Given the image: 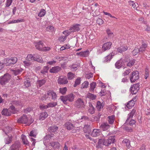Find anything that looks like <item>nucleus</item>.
Masks as SVG:
<instances>
[{"instance_id":"nucleus-1","label":"nucleus","mask_w":150,"mask_h":150,"mask_svg":"<svg viewBox=\"0 0 150 150\" xmlns=\"http://www.w3.org/2000/svg\"><path fill=\"white\" fill-rule=\"evenodd\" d=\"M11 78V76L9 74H4V76L0 77V83L2 85H5L9 81Z\"/></svg>"},{"instance_id":"nucleus-2","label":"nucleus","mask_w":150,"mask_h":150,"mask_svg":"<svg viewBox=\"0 0 150 150\" xmlns=\"http://www.w3.org/2000/svg\"><path fill=\"white\" fill-rule=\"evenodd\" d=\"M17 58L16 57H11L10 59H5L4 60V64L6 65V66H9L12 64H15L17 61Z\"/></svg>"},{"instance_id":"nucleus-3","label":"nucleus","mask_w":150,"mask_h":150,"mask_svg":"<svg viewBox=\"0 0 150 150\" xmlns=\"http://www.w3.org/2000/svg\"><path fill=\"white\" fill-rule=\"evenodd\" d=\"M139 73L138 71H135L132 72L130 76V79L131 82L133 83L139 79Z\"/></svg>"},{"instance_id":"nucleus-4","label":"nucleus","mask_w":150,"mask_h":150,"mask_svg":"<svg viewBox=\"0 0 150 150\" xmlns=\"http://www.w3.org/2000/svg\"><path fill=\"white\" fill-rule=\"evenodd\" d=\"M21 146L20 142L16 141L10 147L9 150H19Z\"/></svg>"},{"instance_id":"nucleus-5","label":"nucleus","mask_w":150,"mask_h":150,"mask_svg":"<svg viewBox=\"0 0 150 150\" xmlns=\"http://www.w3.org/2000/svg\"><path fill=\"white\" fill-rule=\"evenodd\" d=\"M115 140V137L114 136H110L108 139H104L103 145L108 146L111 144L114 143Z\"/></svg>"},{"instance_id":"nucleus-6","label":"nucleus","mask_w":150,"mask_h":150,"mask_svg":"<svg viewBox=\"0 0 150 150\" xmlns=\"http://www.w3.org/2000/svg\"><path fill=\"white\" fill-rule=\"evenodd\" d=\"M75 106L77 108H83L84 107V103L81 98H78L75 103Z\"/></svg>"},{"instance_id":"nucleus-7","label":"nucleus","mask_w":150,"mask_h":150,"mask_svg":"<svg viewBox=\"0 0 150 150\" xmlns=\"http://www.w3.org/2000/svg\"><path fill=\"white\" fill-rule=\"evenodd\" d=\"M58 83L59 84H65L68 83L66 77L64 76H60L58 80Z\"/></svg>"},{"instance_id":"nucleus-8","label":"nucleus","mask_w":150,"mask_h":150,"mask_svg":"<svg viewBox=\"0 0 150 150\" xmlns=\"http://www.w3.org/2000/svg\"><path fill=\"white\" fill-rule=\"evenodd\" d=\"M139 85L138 84H134L130 88V90L132 94H136L139 90Z\"/></svg>"},{"instance_id":"nucleus-9","label":"nucleus","mask_w":150,"mask_h":150,"mask_svg":"<svg viewBox=\"0 0 150 150\" xmlns=\"http://www.w3.org/2000/svg\"><path fill=\"white\" fill-rule=\"evenodd\" d=\"M28 121V118L26 115H24L18 119L17 122L19 123L25 124Z\"/></svg>"},{"instance_id":"nucleus-10","label":"nucleus","mask_w":150,"mask_h":150,"mask_svg":"<svg viewBox=\"0 0 150 150\" xmlns=\"http://www.w3.org/2000/svg\"><path fill=\"white\" fill-rule=\"evenodd\" d=\"M137 99V97L133 98L132 99L129 101L127 104L126 106L129 109L131 108L132 107H133L135 104V102H136Z\"/></svg>"},{"instance_id":"nucleus-11","label":"nucleus","mask_w":150,"mask_h":150,"mask_svg":"<svg viewBox=\"0 0 150 150\" xmlns=\"http://www.w3.org/2000/svg\"><path fill=\"white\" fill-rule=\"evenodd\" d=\"M112 44V43L110 42H108L104 43L102 47V52H104L106 50L109 49Z\"/></svg>"},{"instance_id":"nucleus-12","label":"nucleus","mask_w":150,"mask_h":150,"mask_svg":"<svg viewBox=\"0 0 150 150\" xmlns=\"http://www.w3.org/2000/svg\"><path fill=\"white\" fill-rule=\"evenodd\" d=\"M83 131L86 134L85 135L86 137L89 136V135L91 133V131L90 125H85L83 128Z\"/></svg>"},{"instance_id":"nucleus-13","label":"nucleus","mask_w":150,"mask_h":150,"mask_svg":"<svg viewBox=\"0 0 150 150\" xmlns=\"http://www.w3.org/2000/svg\"><path fill=\"white\" fill-rule=\"evenodd\" d=\"M35 46L36 48L40 51H42L44 44L42 42L40 41L35 43Z\"/></svg>"},{"instance_id":"nucleus-14","label":"nucleus","mask_w":150,"mask_h":150,"mask_svg":"<svg viewBox=\"0 0 150 150\" xmlns=\"http://www.w3.org/2000/svg\"><path fill=\"white\" fill-rule=\"evenodd\" d=\"M80 26V25L79 24H76L73 26L71 27L69 30L71 31V32H74L78 31L80 30L79 26Z\"/></svg>"},{"instance_id":"nucleus-15","label":"nucleus","mask_w":150,"mask_h":150,"mask_svg":"<svg viewBox=\"0 0 150 150\" xmlns=\"http://www.w3.org/2000/svg\"><path fill=\"white\" fill-rule=\"evenodd\" d=\"M124 62L122 59L118 60L115 64V67L116 68L119 69L124 65Z\"/></svg>"},{"instance_id":"nucleus-16","label":"nucleus","mask_w":150,"mask_h":150,"mask_svg":"<svg viewBox=\"0 0 150 150\" xmlns=\"http://www.w3.org/2000/svg\"><path fill=\"white\" fill-rule=\"evenodd\" d=\"M61 68L58 66L52 67L50 70V72L52 73H56L61 71Z\"/></svg>"},{"instance_id":"nucleus-17","label":"nucleus","mask_w":150,"mask_h":150,"mask_svg":"<svg viewBox=\"0 0 150 150\" xmlns=\"http://www.w3.org/2000/svg\"><path fill=\"white\" fill-rule=\"evenodd\" d=\"M35 58L34 61H37V62L42 63H43L44 61L42 59V57L39 55L38 54H34Z\"/></svg>"},{"instance_id":"nucleus-18","label":"nucleus","mask_w":150,"mask_h":150,"mask_svg":"<svg viewBox=\"0 0 150 150\" xmlns=\"http://www.w3.org/2000/svg\"><path fill=\"white\" fill-rule=\"evenodd\" d=\"M64 126L67 129L69 130H71L74 127L73 124L69 122H66L64 125Z\"/></svg>"},{"instance_id":"nucleus-19","label":"nucleus","mask_w":150,"mask_h":150,"mask_svg":"<svg viewBox=\"0 0 150 150\" xmlns=\"http://www.w3.org/2000/svg\"><path fill=\"white\" fill-rule=\"evenodd\" d=\"M49 146H51L54 149H58L60 147V144L58 142H53L50 143Z\"/></svg>"},{"instance_id":"nucleus-20","label":"nucleus","mask_w":150,"mask_h":150,"mask_svg":"<svg viewBox=\"0 0 150 150\" xmlns=\"http://www.w3.org/2000/svg\"><path fill=\"white\" fill-rule=\"evenodd\" d=\"M100 130L99 129H94L92 132L91 135L94 137H96L99 136L100 134Z\"/></svg>"},{"instance_id":"nucleus-21","label":"nucleus","mask_w":150,"mask_h":150,"mask_svg":"<svg viewBox=\"0 0 150 150\" xmlns=\"http://www.w3.org/2000/svg\"><path fill=\"white\" fill-rule=\"evenodd\" d=\"M58 129V127L55 125H53L49 128L48 130L50 132H53L54 133L56 134V133H57Z\"/></svg>"},{"instance_id":"nucleus-22","label":"nucleus","mask_w":150,"mask_h":150,"mask_svg":"<svg viewBox=\"0 0 150 150\" xmlns=\"http://www.w3.org/2000/svg\"><path fill=\"white\" fill-rule=\"evenodd\" d=\"M48 95L49 96H51L52 99L54 100L57 98V95L56 93L53 91H48Z\"/></svg>"},{"instance_id":"nucleus-23","label":"nucleus","mask_w":150,"mask_h":150,"mask_svg":"<svg viewBox=\"0 0 150 150\" xmlns=\"http://www.w3.org/2000/svg\"><path fill=\"white\" fill-rule=\"evenodd\" d=\"M147 45L146 44L144 43L140 47L139 50V53L141 54L145 51V49L147 47Z\"/></svg>"},{"instance_id":"nucleus-24","label":"nucleus","mask_w":150,"mask_h":150,"mask_svg":"<svg viewBox=\"0 0 150 150\" xmlns=\"http://www.w3.org/2000/svg\"><path fill=\"white\" fill-rule=\"evenodd\" d=\"M110 125L107 123H103L100 126V129L103 130L105 131L108 130L110 128Z\"/></svg>"},{"instance_id":"nucleus-25","label":"nucleus","mask_w":150,"mask_h":150,"mask_svg":"<svg viewBox=\"0 0 150 150\" xmlns=\"http://www.w3.org/2000/svg\"><path fill=\"white\" fill-rule=\"evenodd\" d=\"M136 114V110L135 109H133L130 113L128 114V118L126 121V122H127L128 120L132 118L133 116L135 115Z\"/></svg>"},{"instance_id":"nucleus-26","label":"nucleus","mask_w":150,"mask_h":150,"mask_svg":"<svg viewBox=\"0 0 150 150\" xmlns=\"http://www.w3.org/2000/svg\"><path fill=\"white\" fill-rule=\"evenodd\" d=\"M47 117V114L46 112H42L40 114L39 118L42 120H44Z\"/></svg>"},{"instance_id":"nucleus-27","label":"nucleus","mask_w":150,"mask_h":150,"mask_svg":"<svg viewBox=\"0 0 150 150\" xmlns=\"http://www.w3.org/2000/svg\"><path fill=\"white\" fill-rule=\"evenodd\" d=\"M115 120V116L112 115L109 116L108 117V121L110 124H113Z\"/></svg>"},{"instance_id":"nucleus-28","label":"nucleus","mask_w":150,"mask_h":150,"mask_svg":"<svg viewBox=\"0 0 150 150\" xmlns=\"http://www.w3.org/2000/svg\"><path fill=\"white\" fill-rule=\"evenodd\" d=\"M10 111H11L9 110V109H4L2 111L1 113L3 115L6 116H9L11 114V112H10Z\"/></svg>"},{"instance_id":"nucleus-29","label":"nucleus","mask_w":150,"mask_h":150,"mask_svg":"<svg viewBox=\"0 0 150 150\" xmlns=\"http://www.w3.org/2000/svg\"><path fill=\"white\" fill-rule=\"evenodd\" d=\"M22 142L24 144L28 146L29 145V142L26 138L25 136L23 134L21 135Z\"/></svg>"},{"instance_id":"nucleus-30","label":"nucleus","mask_w":150,"mask_h":150,"mask_svg":"<svg viewBox=\"0 0 150 150\" xmlns=\"http://www.w3.org/2000/svg\"><path fill=\"white\" fill-rule=\"evenodd\" d=\"M127 50V46H121L117 49V51L119 52L122 53Z\"/></svg>"},{"instance_id":"nucleus-31","label":"nucleus","mask_w":150,"mask_h":150,"mask_svg":"<svg viewBox=\"0 0 150 150\" xmlns=\"http://www.w3.org/2000/svg\"><path fill=\"white\" fill-rule=\"evenodd\" d=\"M46 80L45 79H43L41 80H38L37 81V86H39V87H40L46 82Z\"/></svg>"},{"instance_id":"nucleus-32","label":"nucleus","mask_w":150,"mask_h":150,"mask_svg":"<svg viewBox=\"0 0 150 150\" xmlns=\"http://www.w3.org/2000/svg\"><path fill=\"white\" fill-rule=\"evenodd\" d=\"M103 105L99 101H98L96 103V108L99 111L101 110L102 108H103Z\"/></svg>"},{"instance_id":"nucleus-33","label":"nucleus","mask_w":150,"mask_h":150,"mask_svg":"<svg viewBox=\"0 0 150 150\" xmlns=\"http://www.w3.org/2000/svg\"><path fill=\"white\" fill-rule=\"evenodd\" d=\"M10 103L12 105L16 106H21L22 103L20 101L17 100H13L11 101Z\"/></svg>"},{"instance_id":"nucleus-34","label":"nucleus","mask_w":150,"mask_h":150,"mask_svg":"<svg viewBox=\"0 0 150 150\" xmlns=\"http://www.w3.org/2000/svg\"><path fill=\"white\" fill-rule=\"evenodd\" d=\"M74 96L72 93H70L67 95L68 100L69 102H72L74 100Z\"/></svg>"},{"instance_id":"nucleus-35","label":"nucleus","mask_w":150,"mask_h":150,"mask_svg":"<svg viewBox=\"0 0 150 150\" xmlns=\"http://www.w3.org/2000/svg\"><path fill=\"white\" fill-rule=\"evenodd\" d=\"M122 143L124 145H125L127 148H129L130 147V141L129 140L125 139L123 140Z\"/></svg>"},{"instance_id":"nucleus-36","label":"nucleus","mask_w":150,"mask_h":150,"mask_svg":"<svg viewBox=\"0 0 150 150\" xmlns=\"http://www.w3.org/2000/svg\"><path fill=\"white\" fill-rule=\"evenodd\" d=\"M13 138L12 136H8L7 138H5L4 140L5 143L6 144H9L12 142V140Z\"/></svg>"},{"instance_id":"nucleus-37","label":"nucleus","mask_w":150,"mask_h":150,"mask_svg":"<svg viewBox=\"0 0 150 150\" xmlns=\"http://www.w3.org/2000/svg\"><path fill=\"white\" fill-rule=\"evenodd\" d=\"M34 54L32 55V54H29L27 56L26 59L29 61H34L35 58Z\"/></svg>"},{"instance_id":"nucleus-38","label":"nucleus","mask_w":150,"mask_h":150,"mask_svg":"<svg viewBox=\"0 0 150 150\" xmlns=\"http://www.w3.org/2000/svg\"><path fill=\"white\" fill-rule=\"evenodd\" d=\"M69 67L72 69L73 71H75L79 67V66L77 64H73L72 65H69Z\"/></svg>"},{"instance_id":"nucleus-39","label":"nucleus","mask_w":150,"mask_h":150,"mask_svg":"<svg viewBox=\"0 0 150 150\" xmlns=\"http://www.w3.org/2000/svg\"><path fill=\"white\" fill-rule=\"evenodd\" d=\"M96 83L93 82L90 84L89 91L90 92H93L94 89L96 87Z\"/></svg>"},{"instance_id":"nucleus-40","label":"nucleus","mask_w":150,"mask_h":150,"mask_svg":"<svg viewBox=\"0 0 150 150\" xmlns=\"http://www.w3.org/2000/svg\"><path fill=\"white\" fill-rule=\"evenodd\" d=\"M86 97L92 100H94L96 99V96L90 93H88L86 95Z\"/></svg>"},{"instance_id":"nucleus-41","label":"nucleus","mask_w":150,"mask_h":150,"mask_svg":"<svg viewBox=\"0 0 150 150\" xmlns=\"http://www.w3.org/2000/svg\"><path fill=\"white\" fill-rule=\"evenodd\" d=\"M75 74L71 72H68L67 74L68 79L69 80H71L75 77Z\"/></svg>"},{"instance_id":"nucleus-42","label":"nucleus","mask_w":150,"mask_h":150,"mask_svg":"<svg viewBox=\"0 0 150 150\" xmlns=\"http://www.w3.org/2000/svg\"><path fill=\"white\" fill-rule=\"evenodd\" d=\"M136 60L135 59H133L129 61L127 64V66L128 67H131L133 66Z\"/></svg>"},{"instance_id":"nucleus-43","label":"nucleus","mask_w":150,"mask_h":150,"mask_svg":"<svg viewBox=\"0 0 150 150\" xmlns=\"http://www.w3.org/2000/svg\"><path fill=\"white\" fill-rule=\"evenodd\" d=\"M22 69H16L12 70L13 74L15 76L19 74L22 71Z\"/></svg>"},{"instance_id":"nucleus-44","label":"nucleus","mask_w":150,"mask_h":150,"mask_svg":"<svg viewBox=\"0 0 150 150\" xmlns=\"http://www.w3.org/2000/svg\"><path fill=\"white\" fill-rule=\"evenodd\" d=\"M60 99L62 101L63 103L66 104L67 103V101L68 100L67 95L64 96H61L60 97Z\"/></svg>"},{"instance_id":"nucleus-45","label":"nucleus","mask_w":150,"mask_h":150,"mask_svg":"<svg viewBox=\"0 0 150 150\" xmlns=\"http://www.w3.org/2000/svg\"><path fill=\"white\" fill-rule=\"evenodd\" d=\"M67 91V88L66 87L60 88L59 89V92L63 95L65 94Z\"/></svg>"},{"instance_id":"nucleus-46","label":"nucleus","mask_w":150,"mask_h":150,"mask_svg":"<svg viewBox=\"0 0 150 150\" xmlns=\"http://www.w3.org/2000/svg\"><path fill=\"white\" fill-rule=\"evenodd\" d=\"M9 110L11 111L10 112L12 113L13 114H15L16 112V110L15 107L13 105L11 106L8 109Z\"/></svg>"},{"instance_id":"nucleus-47","label":"nucleus","mask_w":150,"mask_h":150,"mask_svg":"<svg viewBox=\"0 0 150 150\" xmlns=\"http://www.w3.org/2000/svg\"><path fill=\"white\" fill-rule=\"evenodd\" d=\"M90 108L89 109V112L91 114H93L95 112V108L94 107L92 106L91 104H90L89 105Z\"/></svg>"},{"instance_id":"nucleus-48","label":"nucleus","mask_w":150,"mask_h":150,"mask_svg":"<svg viewBox=\"0 0 150 150\" xmlns=\"http://www.w3.org/2000/svg\"><path fill=\"white\" fill-rule=\"evenodd\" d=\"M47 105L48 108L53 107L57 105V102H51L48 103Z\"/></svg>"},{"instance_id":"nucleus-49","label":"nucleus","mask_w":150,"mask_h":150,"mask_svg":"<svg viewBox=\"0 0 150 150\" xmlns=\"http://www.w3.org/2000/svg\"><path fill=\"white\" fill-rule=\"evenodd\" d=\"M48 69L49 68L48 67H44L43 69L41 71L40 73L43 74H45L47 72Z\"/></svg>"},{"instance_id":"nucleus-50","label":"nucleus","mask_w":150,"mask_h":150,"mask_svg":"<svg viewBox=\"0 0 150 150\" xmlns=\"http://www.w3.org/2000/svg\"><path fill=\"white\" fill-rule=\"evenodd\" d=\"M46 13V11L45 10L42 9L41 10L40 12L38 14V16L40 17L44 16Z\"/></svg>"},{"instance_id":"nucleus-51","label":"nucleus","mask_w":150,"mask_h":150,"mask_svg":"<svg viewBox=\"0 0 150 150\" xmlns=\"http://www.w3.org/2000/svg\"><path fill=\"white\" fill-rule=\"evenodd\" d=\"M88 82L87 81H85L81 84V88H87L88 86Z\"/></svg>"},{"instance_id":"nucleus-52","label":"nucleus","mask_w":150,"mask_h":150,"mask_svg":"<svg viewBox=\"0 0 150 150\" xmlns=\"http://www.w3.org/2000/svg\"><path fill=\"white\" fill-rule=\"evenodd\" d=\"M81 82L80 78H78L75 81V83L74 85V87H76L77 85L80 84Z\"/></svg>"},{"instance_id":"nucleus-53","label":"nucleus","mask_w":150,"mask_h":150,"mask_svg":"<svg viewBox=\"0 0 150 150\" xmlns=\"http://www.w3.org/2000/svg\"><path fill=\"white\" fill-rule=\"evenodd\" d=\"M67 38L66 35H64V36H61L59 38L58 40L60 42H63Z\"/></svg>"},{"instance_id":"nucleus-54","label":"nucleus","mask_w":150,"mask_h":150,"mask_svg":"<svg viewBox=\"0 0 150 150\" xmlns=\"http://www.w3.org/2000/svg\"><path fill=\"white\" fill-rule=\"evenodd\" d=\"M23 21V19H18L17 20H12L9 23H17L22 22Z\"/></svg>"},{"instance_id":"nucleus-55","label":"nucleus","mask_w":150,"mask_h":150,"mask_svg":"<svg viewBox=\"0 0 150 150\" xmlns=\"http://www.w3.org/2000/svg\"><path fill=\"white\" fill-rule=\"evenodd\" d=\"M30 85V82L29 80H26L24 82V86L25 87L27 88Z\"/></svg>"},{"instance_id":"nucleus-56","label":"nucleus","mask_w":150,"mask_h":150,"mask_svg":"<svg viewBox=\"0 0 150 150\" xmlns=\"http://www.w3.org/2000/svg\"><path fill=\"white\" fill-rule=\"evenodd\" d=\"M113 56L112 53H110L108 55L106 56L105 58V61L106 62L109 61L110 60Z\"/></svg>"},{"instance_id":"nucleus-57","label":"nucleus","mask_w":150,"mask_h":150,"mask_svg":"<svg viewBox=\"0 0 150 150\" xmlns=\"http://www.w3.org/2000/svg\"><path fill=\"white\" fill-rule=\"evenodd\" d=\"M36 134L37 133L36 131L35 130H33L30 132L29 135L31 137H35L36 135Z\"/></svg>"},{"instance_id":"nucleus-58","label":"nucleus","mask_w":150,"mask_h":150,"mask_svg":"<svg viewBox=\"0 0 150 150\" xmlns=\"http://www.w3.org/2000/svg\"><path fill=\"white\" fill-rule=\"evenodd\" d=\"M33 110L31 107H28L27 108L24 110V112L25 113H27L30 112Z\"/></svg>"},{"instance_id":"nucleus-59","label":"nucleus","mask_w":150,"mask_h":150,"mask_svg":"<svg viewBox=\"0 0 150 150\" xmlns=\"http://www.w3.org/2000/svg\"><path fill=\"white\" fill-rule=\"evenodd\" d=\"M138 53H139V50L137 48H135L132 52V54L133 55H136Z\"/></svg>"},{"instance_id":"nucleus-60","label":"nucleus","mask_w":150,"mask_h":150,"mask_svg":"<svg viewBox=\"0 0 150 150\" xmlns=\"http://www.w3.org/2000/svg\"><path fill=\"white\" fill-rule=\"evenodd\" d=\"M49 95H48V93L47 94H44L41 97V99L42 101H45L48 98Z\"/></svg>"},{"instance_id":"nucleus-61","label":"nucleus","mask_w":150,"mask_h":150,"mask_svg":"<svg viewBox=\"0 0 150 150\" xmlns=\"http://www.w3.org/2000/svg\"><path fill=\"white\" fill-rule=\"evenodd\" d=\"M54 134H49L46 135V136L45 137L44 139L45 140H46L47 139H49L51 138V137H53Z\"/></svg>"},{"instance_id":"nucleus-62","label":"nucleus","mask_w":150,"mask_h":150,"mask_svg":"<svg viewBox=\"0 0 150 150\" xmlns=\"http://www.w3.org/2000/svg\"><path fill=\"white\" fill-rule=\"evenodd\" d=\"M129 4L133 7L134 8L136 6V5L135 3L133 1H128Z\"/></svg>"},{"instance_id":"nucleus-63","label":"nucleus","mask_w":150,"mask_h":150,"mask_svg":"<svg viewBox=\"0 0 150 150\" xmlns=\"http://www.w3.org/2000/svg\"><path fill=\"white\" fill-rule=\"evenodd\" d=\"M82 57H86L88 56V51H86L82 52Z\"/></svg>"},{"instance_id":"nucleus-64","label":"nucleus","mask_w":150,"mask_h":150,"mask_svg":"<svg viewBox=\"0 0 150 150\" xmlns=\"http://www.w3.org/2000/svg\"><path fill=\"white\" fill-rule=\"evenodd\" d=\"M103 21L100 18H98L97 20L96 23L100 25L103 24Z\"/></svg>"}]
</instances>
